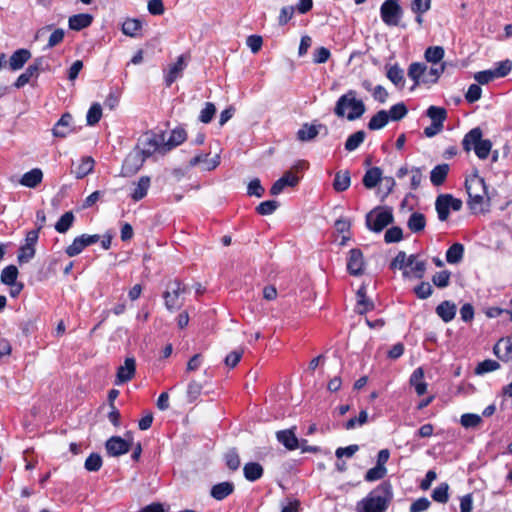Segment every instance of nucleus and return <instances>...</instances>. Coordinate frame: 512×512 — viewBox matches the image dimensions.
Segmentation results:
<instances>
[{
	"label": "nucleus",
	"mask_w": 512,
	"mask_h": 512,
	"mask_svg": "<svg viewBox=\"0 0 512 512\" xmlns=\"http://www.w3.org/2000/svg\"><path fill=\"white\" fill-rule=\"evenodd\" d=\"M165 135L166 131L163 130H148L139 136L135 149L140 155V163L135 167V171L140 169L147 158L168 154L165 145Z\"/></svg>",
	"instance_id": "1"
},
{
	"label": "nucleus",
	"mask_w": 512,
	"mask_h": 512,
	"mask_svg": "<svg viewBox=\"0 0 512 512\" xmlns=\"http://www.w3.org/2000/svg\"><path fill=\"white\" fill-rule=\"evenodd\" d=\"M392 500V484L383 481L357 503L356 509L358 512H386Z\"/></svg>",
	"instance_id": "2"
},
{
	"label": "nucleus",
	"mask_w": 512,
	"mask_h": 512,
	"mask_svg": "<svg viewBox=\"0 0 512 512\" xmlns=\"http://www.w3.org/2000/svg\"><path fill=\"white\" fill-rule=\"evenodd\" d=\"M366 106L361 99L357 98V92L353 89L341 95L334 107V114L339 118H346L354 121L363 116Z\"/></svg>",
	"instance_id": "3"
},
{
	"label": "nucleus",
	"mask_w": 512,
	"mask_h": 512,
	"mask_svg": "<svg viewBox=\"0 0 512 512\" xmlns=\"http://www.w3.org/2000/svg\"><path fill=\"white\" fill-rule=\"evenodd\" d=\"M482 135V130L479 127L471 129L464 136L462 140V147L466 152L473 149L479 159L485 160L491 152L492 142L489 139H483Z\"/></svg>",
	"instance_id": "4"
},
{
	"label": "nucleus",
	"mask_w": 512,
	"mask_h": 512,
	"mask_svg": "<svg viewBox=\"0 0 512 512\" xmlns=\"http://www.w3.org/2000/svg\"><path fill=\"white\" fill-rule=\"evenodd\" d=\"M188 292V287L178 278L169 280L163 292L165 307L170 312H175L183 306L184 294Z\"/></svg>",
	"instance_id": "5"
},
{
	"label": "nucleus",
	"mask_w": 512,
	"mask_h": 512,
	"mask_svg": "<svg viewBox=\"0 0 512 512\" xmlns=\"http://www.w3.org/2000/svg\"><path fill=\"white\" fill-rule=\"evenodd\" d=\"M465 187L470 209L481 211L484 200L487 197V187L484 179L478 175H473L466 179Z\"/></svg>",
	"instance_id": "6"
},
{
	"label": "nucleus",
	"mask_w": 512,
	"mask_h": 512,
	"mask_svg": "<svg viewBox=\"0 0 512 512\" xmlns=\"http://www.w3.org/2000/svg\"><path fill=\"white\" fill-rule=\"evenodd\" d=\"M394 217L390 209L376 208L366 215V226L369 230L379 233L393 223Z\"/></svg>",
	"instance_id": "7"
},
{
	"label": "nucleus",
	"mask_w": 512,
	"mask_h": 512,
	"mask_svg": "<svg viewBox=\"0 0 512 512\" xmlns=\"http://www.w3.org/2000/svg\"><path fill=\"white\" fill-rule=\"evenodd\" d=\"M380 16L387 26H398L403 16L399 0H385L380 7Z\"/></svg>",
	"instance_id": "8"
},
{
	"label": "nucleus",
	"mask_w": 512,
	"mask_h": 512,
	"mask_svg": "<svg viewBox=\"0 0 512 512\" xmlns=\"http://www.w3.org/2000/svg\"><path fill=\"white\" fill-rule=\"evenodd\" d=\"M100 240V236L98 234L88 235L82 234L74 238L72 244H70L66 249L65 253L69 257H74L80 254L86 247L97 243Z\"/></svg>",
	"instance_id": "9"
},
{
	"label": "nucleus",
	"mask_w": 512,
	"mask_h": 512,
	"mask_svg": "<svg viewBox=\"0 0 512 512\" xmlns=\"http://www.w3.org/2000/svg\"><path fill=\"white\" fill-rule=\"evenodd\" d=\"M347 271L352 276H361L365 271L363 252L359 248H353L348 253Z\"/></svg>",
	"instance_id": "10"
},
{
	"label": "nucleus",
	"mask_w": 512,
	"mask_h": 512,
	"mask_svg": "<svg viewBox=\"0 0 512 512\" xmlns=\"http://www.w3.org/2000/svg\"><path fill=\"white\" fill-rule=\"evenodd\" d=\"M321 129L325 130V134L328 133V129L324 124H302L301 128L296 133V138L300 142H309L314 140Z\"/></svg>",
	"instance_id": "11"
},
{
	"label": "nucleus",
	"mask_w": 512,
	"mask_h": 512,
	"mask_svg": "<svg viewBox=\"0 0 512 512\" xmlns=\"http://www.w3.org/2000/svg\"><path fill=\"white\" fill-rule=\"evenodd\" d=\"M105 449L108 456L118 457L128 453V440L120 436H112L105 443Z\"/></svg>",
	"instance_id": "12"
},
{
	"label": "nucleus",
	"mask_w": 512,
	"mask_h": 512,
	"mask_svg": "<svg viewBox=\"0 0 512 512\" xmlns=\"http://www.w3.org/2000/svg\"><path fill=\"white\" fill-rule=\"evenodd\" d=\"M186 67L184 55H180L177 61L169 66L165 73L164 82L166 87H170L178 78L182 77L183 71Z\"/></svg>",
	"instance_id": "13"
},
{
	"label": "nucleus",
	"mask_w": 512,
	"mask_h": 512,
	"mask_svg": "<svg viewBox=\"0 0 512 512\" xmlns=\"http://www.w3.org/2000/svg\"><path fill=\"white\" fill-rule=\"evenodd\" d=\"M456 312L457 305L450 300L440 302L435 308V313L444 323L451 322L455 318Z\"/></svg>",
	"instance_id": "14"
},
{
	"label": "nucleus",
	"mask_w": 512,
	"mask_h": 512,
	"mask_svg": "<svg viewBox=\"0 0 512 512\" xmlns=\"http://www.w3.org/2000/svg\"><path fill=\"white\" fill-rule=\"evenodd\" d=\"M295 427L276 432V438L288 450H295L299 447V440L295 435Z\"/></svg>",
	"instance_id": "15"
},
{
	"label": "nucleus",
	"mask_w": 512,
	"mask_h": 512,
	"mask_svg": "<svg viewBox=\"0 0 512 512\" xmlns=\"http://www.w3.org/2000/svg\"><path fill=\"white\" fill-rule=\"evenodd\" d=\"M235 490V486L230 481L220 482L212 486L210 495L217 501H222L230 496Z\"/></svg>",
	"instance_id": "16"
},
{
	"label": "nucleus",
	"mask_w": 512,
	"mask_h": 512,
	"mask_svg": "<svg viewBox=\"0 0 512 512\" xmlns=\"http://www.w3.org/2000/svg\"><path fill=\"white\" fill-rule=\"evenodd\" d=\"M187 140V132L183 127H176L170 132L168 138L165 137V145L168 153L184 143Z\"/></svg>",
	"instance_id": "17"
},
{
	"label": "nucleus",
	"mask_w": 512,
	"mask_h": 512,
	"mask_svg": "<svg viewBox=\"0 0 512 512\" xmlns=\"http://www.w3.org/2000/svg\"><path fill=\"white\" fill-rule=\"evenodd\" d=\"M73 117L70 113H64L61 118L54 125L52 132L55 137L65 138L70 132V125Z\"/></svg>",
	"instance_id": "18"
},
{
	"label": "nucleus",
	"mask_w": 512,
	"mask_h": 512,
	"mask_svg": "<svg viewBox=\"0 0 512 512\" xmlns=\"http://www.w3.org/2000/svg\"><path fill=\"white\" fill-rule=\"evenodd\" d=\"M93 22V16L89 13H79L69 17L68 26L71 30L80 31L89 27Z\"/></svg>",
	"instance_id": "19"
},
{
	"label": "nucleus",
	"mask_w": 512,
	"mask_h": 512,
	"mask_svg": "<svg viewBox=\"0 0 512 512\" xmlns=\"http://www.w3.org/2000/svg\"><path fill=\"white\" fill-rule=\"evenodd\" d=\"M30 58L31 52L28 49H18L10 56L9 67L13 71L20 70Z\"/></svg>",
	"instance_id": "20"
},
{
	"label": "nucleus",
	"mask_w": 512,
	"mask_h": 512,
	"mask_svg": "<svg viewBox=\"0 0 512 512\" xmlns=\"http://www.w3.org/2000/svg\"><path fill=\"white\" fill-rule=\"evenodd\" d=\"M432 0H412L410 4L411 11L415 14V21L419 26L423 24V15L431 8Z\"/></svg>",
	"instance_id": "21"
},
{
	"label": "nucleus",
	"mask_w": 512,
	"mask_h": 512,
	"mask_svg": "<svg viewBox=\"0 0 512 512\" xmlns=\"http://www.w3.org/2000/svg\"><path fill=\"white\" fill-rule=\"evenodd\" d=\"M451 194H441L436 198L435 209L437 211L438 219L446 221L449 217Z\"/></svg>",
	"instance_id": "22"
},
{
	"label": "nucleus",
	"mask_w": 512,
	"mask_h": 512,
	"mask_svg": "<svg viewBox=\"0 0 512 512\" xmlns=\"http://www.w3.org/2000/svg\"><path fill=\"white\" fill-rule=\"evenodd\" d=\"M494 353L502 361L512 359V340L511 338H502L494 346Z\"/></svg>",
	"instance_id": "23"
},
{
	"label": "nucleus",
	"mask_w": 512,
	"mask_h": 512,
	"mask_svg": "<svg viewBox=\"0 0 512 512\" xmlns=\"http://www.w3.org/2000/svg\"><path fill=\"white\" fill-rule=\"evenodd\" d=\"M42 179V170L39 168H33L22 175L20 183L25 187L35 188L42 182Z\"/></svg>",
	"instance_id": "24"
},
{
	"label": "nucleus",
	"mask_w": 512,
	"mask_h": 512,
	"mask_svg": "<svg viewBox=\"0 0 512 512\" xmlns=\"http://www.w3.org/2000/svg\"><path fill=\"white\" fill-rule=\"evenodd\" d=\"M151 179L149 176H142L139 178V180L134 183V188L132 193L130 194V197L134 201H139L143 199L148 192V189L150 188Z\"/></svg>",
	"instance_id": "25"
},
{
	"label": "nucleus",
	"mask_w": 512,
	"mask_h": 512,
	"mask_svg": "<svg viewBox=\"0 0 512 512\" xmlns=\"http://www.w3.org/2000/svg\"><path fill=\"white\" fill-rule=\"evenodd\" d=\"M264 473L262 465L258 462H248L243 467V474L246 480L255 482L259 480Z\"/></svg>",
	"instance_id": "26"
},
{
	"label": "nucleus",
	"mask_w": 512,
	"mask_h": 512,
	"mask_svg": "<svg viewBox=\"0 0 512 512\" xmlns=\"http://www.w3.org/2000/svg\"><path fill=\"white\" fill-rule=\"evenodd\" d=\"M381 179L382 170L379 167H371L365 172L362 182L367 189H372L377 186Z\"/></svg>",
	"instance_id": "27"
},
{
	"label": "nucleus",
	"mask_w": 512,
	"mask_h": 512,
	"mask_svg": "<svg viewBox=\"0 0 512 512\" xmlns=\"http://www.w3.org/2000/svg\"><path fill=\"white\" fill-rule=\"evenodd\" d=\"M449 165L448 164H439L435 166L430 172V181L434 186L442 185L448 175Z\"/></svg>",
	"instance_id": "28"
},
{
	"label": "nucleus",
	"mask_w": 512,
	"mask_h": 512,
	"mask_svg": "<svg viewBox=\"0 0 512 512\" xmlns=\"http://www.w3.org/2000/svg\"><path fill=\"white\" fill-rule=\"evenodd\" d=\"M423 377L424 371L421 367L415 369L410 377V383L419 396L424 395L427 391V383L423 381Z\"/></svg>",
	"instance_id": "29"
},
{
	"label": "nucleus",
	"mask_w": 512,
	"mask_h": 512,
	"mask_svg": "<svg viewBox=\"0 0 512 512\" xmlns=\"http://www.w3.org/2000/svg\"><path fill=\"white\" fill-rule=\"evenodd\" d=\"M389 122L388 112L386 110H380L369 120L367 127L371 131L380 130L384 128Z\"/></svg>",
	"instance_id": "30"
},
{
	"label": "nucleus",
	"mask_w": 512,
	"mask_h": 512,
	"mask_svg": "<svg viewBox=\"0 0 512 512\" xmlns=\"http://www.w3.org/2000/svg\"><path fill=\"white\" fill-rule=\"evenodd\" d=\"M351 178L349 171H338L333 180V188L337 192H343L350 186Z\"/></svg>",
	"instance_id": "31"
},
{
	"label": "nucleus",
	"mask_w": 512,
	"mask_h": 512,
	"mask_svg": "<svg viewBox=\"0 0 512 512\" xmlns=\"http://www.w3.org/2000/svg\"><path fill=\"white\" fill-rule=\"evenodd\" d=\"M407 226L413 233L423 231L426 226L425 215L420 212H413L407 221Z\"/></svg>",
	"instance_id": "32"
},
{
	"label": "nucleus",
	"mask_w": 512,
	"mask_h": 512,
	"mask_svg": "<svg viewBox=\"0 0 512 512\" xmlns=\"http://www.w3.org/2000/svg\"><path fill=\"white\" fill-rule=\"evenodd\" d=\"M464 256V246L461 243L452 244L446 251V261L449 264L459 263Z\"/></svg>",
	"instance_id": "33"
},
{
	"label": "nucleus",
	"mask_w": 512,
	"mask_h": 512,
	"mask_svg": "<svg viewBox=\"0 0 512 512\" xmlns=\"http://www.w3.org/2000/svg\"><path fill=\"white\" fill-rule=\"evenodd\" d=\"M356 295L359 314H364L374 309V303L366 297V288L364 286L358 289Z\"/></svg>",
	"instance_id": "34"
},
{
	"label": "nucleus",
	"mask_w": 512,
	"mask_h": 512,
	"mask_svg": "<svg viewBox=\"0 0 512 512\" xmlns=\"http://www.w3.org/2000/svg\"><path fill=\"white\" fill-rule=\"evenodd\" d=\"M75 216L72 211L65 212L55 224V230L58 233H66L73 225Z\"/></svg>",
	"instance_id": "35"
},
{
	"label": "nucleus",
	"mask_w": 512,
	"mask_h": 512,
	"mask_svg": "<svg viewBox=\"0 0 512 512\" xmlns=\"http://www.w3.org/2000/svg\"><path fill=\"white\" fill-rule=\"evenodd\" d=\"M386 76L395 86H404V73L403 70L397 64L392 65L388 68Z\"/></svg>",
	"instance_id": "36"
},
{
	"label": "nucleus",
	"mask_w": 512,
	"mask_h": 512,
	"mask_svg": "<svg viewBox=\"0 0 512 512\" xmlns=\"http://www.w3.org/2000/svg\"><path fill=\"white\" fill-rule=\"evenodd\" d=\"M426 115L431 119L432 123H440V125L444 126V121L447 118V111L443 107L438 106H430Z\"/></svg>",
	"instance_id": "37"
},
{
	"label": "nucleus",
	"mask_w": 512,
	"mask_h": 512,
	"mask_svg": "<svg viewBox=\"0 0 512 512\" xmlns=\"http://www.w3.org/2000/svg\"><path fill=\"white\" fill-rule=\"evenodd\" d=\"M18 276V269L15 265L6 266L1 272V282L7 286H14Z\"/></svg>",
	"instance_id": "38"
},
{
	"label": "nucleus",
	"mask_w": 512,
	"mask_h": 512,
	"mask_svg": "<svg viewBox=\"0 0 512 512\" xmlns=\"http://www.w3.org/2000/svg\"><path fill=\"white\" fill-rule=\"evenodd\" d=\"M435 502L445 504L449 500V485L446 482L439 484L431 494Z\"/></svg>",
	"instance_id": "39"
},
{
	"label": "nucleus",
	"mask_w": 512,
	"mask_h": 512,
	"mask_svg": "<svg viewBox=\"0 0 512 512\" xmlns=\"http://www.w3.org/2000/svg\"><path fill=\"white\" fill-rule=\"evenodd\" d=\"M365 136L363 130L351 134L345 142V149L349 152L356 150L364 142Z\"/></svg>",
	"instance_id": "40"
},
{
	"label": "nucleus",
	"mask_w": 512,
	"mask_h": 512,
	"mask_svg": "<svg viewBox=\"0 0 512 512\" xmlns=\"http://www.w3.org/2000/svg\"><path fill=\"white\" fill-rule=\"evenodd\" d=\"M39 74L37 73L36 67H31L30 65L26 68V70L18 76L14 83V87L20 89L29 83L32 77L37 78Z\"/></svg>",
	"instance_id": "41"
},
{
	"label": "nucleus",
	"mask_w": 512,
	"mask_h": 512,
	"mask_svg": "<svg viewBox=\"0 0 512 512\" xmlns=\"http://www.w3.org/2000/svg\"><path fill=\"white\" fill-rule=\"evenodd\" d=\"M445 55V50L442 46H430L425 51V59L433 64L440 62Z\"/></svg>",
	"instance_id": "42"
},
{
	"label": "nucleus",
	"mask_w": 512,
	"mask_h": 512,
	"mask_svg": "<svg viewBox=\"0 0 512 512\" xmlns=\"http://www.w3.org/2000/svg\"><path fill=\"white\" fill-rule=\"evenodd\" d=\"M426 71V66L419 62L410 64L408 68V77L414 81V86L420 84V78Z\"/></svg>",
	"instance_id": "43"
},
{
	"label": "nucleus",
	"mask_w": 512,
	"mask_h": 512,
	"mask_svg": "<svg viewBox=\"0 0 512 512\" xmlns=\"http://www.w3.org/2000/svg\"><path fill=\"white\" fill-rule=\"evenodd\" d=\"M388 112L389 120L391 121H400L403 119L407 113L408 109L403 102L397 103L390 107Z\"/></svg>",
	"instance_id": "44"
},
{
	"label": "nucleus",
	"mask_w": 512,
	"mask_h": 512,
	"mask_svg": "<svg viewBox=\"0 0 512 512\" xmlns=\"http://www.w3.org/2000/svg\"><path fill=\"white\" fill-rule=\"evenodd\" d=\"M102 117V107L99 103H93L86 115V121L89 126L97 124Z\"/></svg>",
	"instance_id": "45"
},
{
	"label": "nucleus",
	"mask_w": 512,
	"mask_h": 512,
	"mask_svg": "<svg viewBox=\"0 0 512 512\" xmlns=\"http://www.w3.org/2000/svg\"><path fill=\"white\" fill-rule=\"evenodd\" d=\"M94 163L92 157H84L76 169V178L81 179L91 173L94 168Z\"/></svg>",
	"instance_id": "46"
},
{
	"label": "nucleus",
	"mask_w": 512,
	"mask_h": 512,
	"mask_svg": "<svg viewBox=\"0 0 512 512\" xmlns=\"http://www.w3.org/2000/svg\"><path fill=\"white\" fill-rule=\"evenodd\" d=\"M102 457L98 453H91L85 460L84 467L89 472H97L102 467Z\"/></svg>",
	"instance_id": "47"
},
{
	"label": "nucleus",
	"mask_w": 512,
	"mask_h": 512,
	"mask_svg": "<svg viewBox=\"0 0 512 512\" xmlns=\"http://www.w3.org/2000/svg\"><path fill=\"white\" fill-rule=\"evenodd\" d=\"M418 299L425 300L433 294V287L429 282L422 281L413 288Z\"/></svg>",
	"instance_id": "48"
},
{
	"label": "nucleus",
	"mask_w": 512,
	"mask_h": 512,
	"mask_svg": "<svg viewBox=\"0 0 512 512\" xmlns=\"http://www.w3.org/2000/svg\"><path fill=\"white\" fill-rule=\"evenodd\" d=\"M386 474H387L386 467L376 465L375 467L370 468L366 472L364 479L367 482H374V481L383 479L386 476Z\"/></svg>",
	"instance_id": "49"
},
{
	"label": "nucleus",
	"mask_w": 512,
	"mask_h": 512,
	"mask_svg": "<svg viewBox=\"0 0 512 512\" xmlns=\"http://www.w3.org/2000/svg\"><path fill=\"white\" fill-rule=\"evenodd\" d=\"M500 368V364L496 360L486 359L480 362L475 368L477 375H482L488 372L495 371Z\"/></svg>",
	"instance_id": "50"
},
{
	"label": "nucleus",
	"mask_w": 512,
	"mask_h": 512,
	"mask_svg": "<svg viewBox=\"0 0 512 512\" xmlns=\"http://www.w3.org/2000/svg\"><path fill=\"white\" fill-rule=\"evenodd\" d=\"M425 271L426 263L424 261H417L414 265L411 266L410 271L407 269L403 271V276L407 278L412 274L415 278L422 279L424 277Z\"/></svg>",
	"instance_id": "51"
},
{
	"label": "nucleus",
	"mask_w": 512,
	"mask_h": 512,
	"mask_svg": "<svg viewBox=\"0 0 512 512\" xmlns=\"http://www.w3.org/2000/svg\"><path fill=\"white\" fill-rule=\"evenodd\" d=\"M279 207V202L276 200H266L261 202L256 207V212L259 215H270L276 211V209Z\"/></svg>",
	"instance_id": "52"
},
{
	"label": "nucleus",
	"mask_w": 512,
	"mask_h": 512,
	"mask_svg": "<svg viewBox=\"0 0 512 512\" xmlns=\"http://www.w3.org/2000/svg\"><path fill=\"white\" fill-rule=\"evenodd\" d=\"M450 277L451 273L448 270H443L432 276V282L438 288H445L450 284Z\"/></svg>",
	"instance_id": "53"
},
{
	"label": "nucleus",
	"mask_w": 512,
	"mask_h": 512,
	"mask_svg": "<svg viewBox=\"0 0 512 512\" xmlns=\"http://www.w3.org/2000/svg\"><path fill=\"white\" fill-rule=\"evenodd\" d=\"M225 463L231 471L239 469L241 461L236 449H231L225 454Z\"/></svg>",
	"instance_id": "54"
},
{
	"label": "nucleus",
	"mask_w": 512,
	"mask_h": 512,
	"mask_svg": "<svg viewBox=\"0 0 512 512\" xmlns=\"http://www.w3.org/2000/svg\"><path fill=\"white\" fill-rule=\"evenodd\" d=\"M215 113V105L211 102H206L204 108L200 111L199 121L208 124L212 121Z\"/></svg>",
	"instance_id": "55"
},
{
	"label": "nucleus",
	"mask_w": 512,
	"mask_h": 512,
	"mask_svg": "<svg viewBox=\"0 0 512 512\" xmlns=\"http://www.w3.org/2000/svg\"><path fill=\"white\" fill-rule=\"evenodd\" d=\"M482 422L478 414L466 413L461 416L460 423L465 428H475Z\"/></svg>",
	"instance_id": "56"
},
{
	"label": "nucleus",
	"mask_w": 512,
	"mask_h": 512,
	"mask_svg": "<svg viewBox=\"0 0 512 512\" xmlns=\"http://www.w3.org/2000/svg\"><path fill=\"white\" fill-rule=\"evenodd\" d=\"M403 239V231L398 226H393L386 230L384 234V241L386 243H396Z\"/></svg>",
	"instance_id": "57"
},
{
	"label": "nucleus",
	"mask_w": 512,
	"mask_h": 512,
	"mask_svg": "<svg viewBox=\"0 0 512 512\" xmlns=\"http://www.w3.org/2000/svg\"><path fill=\"white\" fill-rule=\"evenodd\" d=\"M496 73L493 69L483 70L475 73L474 79L478 82L480 85L488 84L489 82L493 81L494 79H497Z\"/></svg>",
	"instance_id": "58"
},
{
	"label": "nucleus",
	"mask_w": 512,
	"mask_h": 512,
	"mask_svg": "<svg viewBox=\"0 0 512 512\" xmlns=\"http://www.w3.org/2000/svg\"><path fill=\"white\" fill-rule=\"evenodd\" d=\"M265 193L264 187L261 185V182L258 178H254L251 180L247 187V194L249 196H256L258 198L262 197Z\"/></svg>",
	"instance_id": "59"
},
{
	"label": "nucleus",
	"mask_w": 512,
	"mask_h": 512,
	"mask_svg": "<svg viewBox=\"0 0 512 512\" xmlns=\"http://www.w3.org/2000/svg\"><path fill=\"white\" fill-rule=\"evenodd\" d=\"M35 256V248L29 245H23L19 249L18 262L20 264L29 262Z\"/></svg>",
	"instance_id": "60"
},
{
	"label": "nucleus",
	"mask_w": 512,
	"mask_h": 512,
	"mask_svg": "<svg viewBox=\"0 0 512 512\" xmlns=\"http://www.w3.org/2000/svg\"><path fill=\"white\" fill-rule=\"evenodd\" d=\"M493 70L498 78H503L511 72L512 62L509 59L500 61L496 63V66L493 68Z\"/></svg>",
	"instance_id": "61"
},
{
	"label": "nucleus",
	"mask_w": 512,
	"mask_h": 512,
	"mask_svg": "<svg viewBox=\"0 0 512 512\" xmlns=\"http://www.w3.org/2000/svg\"><path fill=\"white\" fill-rule=\"evenodd\" d=\"M202 385L197 381H191L187 388V398L190 403L196 401L201 395Z\"/></svg>",
	"instance_id": "62"
},
{
	"label": "nucleus",
	"mask_w": 512,
	"mask_h": 512,
	"mask_svg": "<svg viewBox=\"0 0 512 512\" xmlns=\"http://www.w3.org/2000/svg\"><path fill=\"white\" fill-rule=\"evenodd\" d=\"M331 56L329 49L326 47H318L314 50L313 53V63L315 64H323L326 63Z\"/></svg>",
	"instance_id": "63"
},
{
	"label": "nucleus",
	"mask_w": 512,
	"mask_h": 512,
	"mask_svg": "<svg viewBox=\"0 0 512 512\" xmlns=\"http://www.w3.org/2000/svg\"><path fill=\"white\" fill-rule=\"evenodd\" d=\"M431 502L426 497L416 499L409 507V512H424L429 509Z\"/></svg>",
	"instance_id": "64"
}]
</instances>
